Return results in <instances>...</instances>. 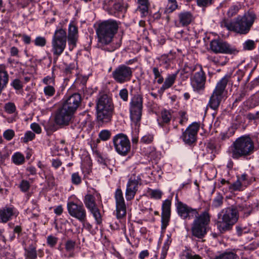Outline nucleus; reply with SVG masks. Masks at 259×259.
Returning <instances> with one entry per match:
<instances>
[{
	"label": "nucleus",
	"mask_w": 259,
	"mask_h": 259,
	"mask_svg": "<svg viewBox=\"0 0 259 259\" xmlns=\"http://www.w3.org/2000/svg\"><path fill=\"white\" fill-rule=\"evenodd\" d=\"M214 0H196V3L198 7L205 8L213 4Z\"/></svg>",
	"instance_id": "42"
},
{
	"label": "nucleus",
	"mask_w": 259,
	"mask_h": 259,
	"mask_svg": "<svg viewBox=\"0 0 259 259\" xmlns=\"http://www.w3.org/2000/svg\"><path fill=\"white\" fill-rule=\"evenodd\" d=\"M30 127L33 131L36 134H40L41 132V129L38 124L34 122L31 124Z\"/></svg>",
	"instance_id": "61"
},
{
	"label": "nucleus",
	"mask_w": 259,
	"mask_h": 259,
	"mask_svg": "<svg viewBox=\"0 0 259 259\" xmlns=\"http://www.w3.org/2000/svg\"><path fill=\"white\" fill-rule=\"evenodd\" d=\"M12 160L16 165H21L24 163L25 158L21 153L16 152L12 155Z\"/></svg>",
	"instance_id": "34"
},
{
	"label": "nucleus",
	"mask_w": 259,
	"mask_h": 259,
	"mask_svg": "<svg viewBox=\"0 0 259 259\" xmlns=\"http://www.w3.org/2000/svg\"><path fill=\"white\" fill-rule=\"evenodd\" d=\"M133 76V69L125 64L118 66L112 72V77L114 81L122 84L131 80Z\"/></svg>",
	"instance_id": "9"
},
{
	"label": "nucleus",
	"mask_w": 259,
	"mask_h": 259,
	"mask_svg": "<svg viewBox=\"0 0 259 259\" xmlns=\"http://www.w3.org/2000/svg\"><path fill=\"white\" fill-rule=\"evenodd\" d=\"M236 234L240 237L244 234L248 233L250 231L249 227L242 225H238L235 227Z\"/></svg>",
	"instance_id": "35"
},
{
	"label": "nucleus",
	"mask_w": 259,
	"mask_h": 259,
	"mask_svg": "<svg viewBox=\"0 0 259 259\" xmlns=\"http://www.w3.org/2000/svg\"><path fill=\"white\" fill-rule=\"evenodd\" d=\"M67 35L65 30L59 29L56 30L52 41V51L57 58L64 51L66 46Z\"/></svg>",
	"instance_id": "8"
},
{
	"label": "nucleus",
	"mask_w": 259,
	"mask_h": 259,
	"mask_svg": "<svg viewBox=\"0 0 259 259\" xmlns=\"http://www.w3.org/2000/svg\"><path fill=\"white\" fill-rule=\"evenodd\" d=\"M177 208L179 215L183 219H190L198 215L196 209H192L181 202H178Z\"/></svg>",
	"instance_id": "21"
},
{
	"label": "nucleus",
	"mask_w": 259,
	"mask_h": 259,
	"mask_svg": "<svg viewBox=\"0 0 259 259\" xmlns=\"http://www.w3.org/2000/svg\"><path fill=\"white\" fill-rule=\"evenodd\" d=\"M79 124L80 126L82 128L91 126L90 118L88 117V116L87 117H82V118L79 119Z\"/></svg>",
	"instance_id": "44"
},
{
	"label": "nucleus",
	"mask_w": 259,
	"mask_h": 259,
	"mask_svg": "<svg viewBox=\"0 0 259 259\" xmlns=\"http://www.w3.org/2000/svg\"><path fill=\"white\" fill-rule=\"evenodd\" d=\"M138 6L137 11L140 12L141 16L145 17L148 14V10L150 7L149 0H137Z\"/></svg>",
	"instance_id": "29"
},
{
	"label": "nucleus",
	"mask_w": 259,
	"mask_h": 259,
	"mask_svg": "<svg viewBox=\"0 0 259 259\" xmlns=\"http://www.w3.org/2000/svg\"><path fill=\"white\" fill-rule=\"evenodd\" d=\"M95 195L98 196L99 195L97 193L87 194L84 197V203L86 207L93 215L97 223L100 224L102 222L101 215L95 202Z\"/></svg>",
	"instance_id": "14"
},
{
	"label": "nucleus",
	"mask_w": 259,
	"mask_h": 259,
	"mask_svg": "<svg viewBox=\"0 0 259 259\" xmlns=\"http://www.w3.org/2000/svg\"><path fill=\"white\" fill-rule=\"evenodd\" d=\"M34 43L36 46L43 47L46 45L47 40L44 37L37 36L34 39Z\"/></svg>",
	"instance_id": "48"
},
{
	"label": "nucleus",
	"mask_w": 259,
	"mask_h": 259,
	"mask_svg": "<svg viewBox=\"0 0 259 259\" xmlns=\"http://www.w3.org/2000/svg\"><path fill=\"white\" fill-rule=\"evenodd\" d=\"M19 187L22 191L25 192L29 189L30 184L29 182L26 180H22Z\"/></svg>",
	"instance_id": "57"
},
{
	"label": "nucleus",
	"mask_w": 259,
	"mask_h": 259,
	"mask_svg": "<svg viewBox=\"0 0 259 259\" xmlns=\"http://www.w3.org/2000/svg\"><path fill=\"white\" fill-rule=\"evenodd\" d=\"M71 180L73 184L78 185L81 183V177L78 172H74L71 175Z\"/></svg>",
	"instance_id": "46"
},
{
	"label": "nucleus",
	"mask_w": 259,
	"mask_h": 259,
	"mask_svg": "<svg viewBox=\"0 0 259 259\" xmlns=\"http://www.w3.org/2000/svg\"><path fill=\"white\" fill-rule=\"evenodd\" d=\"M256 19L255 13L251 10L245 12L243 16H238L234 21L224 19L221 22V26L229 31L240 35L248 34Z\"/></svg>",
	"instance_id": "1"
},
{
	"label": "nucleus",
	"mask_w": 259,
	"mask_h": 259,
	"mask_svg": "<svg viewBox=\"0 0 259 259\" xmlns=\"http://www.w3.org/2000/svg\"><path fill=\"white\" fill-rule=\"evenodd\" d=\"M171 114L170 112L167 110H164L161 112L162 121L164 123L169 122L171 119Z\"/></svg>",
	"instance_id": "49"
},
{
	"label": "nucleus",
	"mask_w": 259,
	"mask_h": 259,
	"mask_svg": "<svg viewBox=\"0 0 259 259\" xmlns=\"http://www.w3.org/2000/svg\"><path fill=\"white\" fill-rule=\"evenodd\" d=\"M183 71L193 73L190 77L191 84L195 91L203 90L206 81V77L204 71L200 66H195L192 67H185Z\"/></svg>",
	"instance_id": "5"
},
{
	"label": "nucleus",
	"mask_w": 259,
	"mask_h": 259,
	"mask_svg": "<svg viewBox=\"0 0 259 259\" xmlns=\"http://www.w3.org/2000/svg\"><path fill=\"white\" fill-rule=\"evenodd\" d=\"M116 203V216L118 219L124 218L126 214V207L120 189H117L114 195Z\"/></svg>",
	"instance_id": "17"
},
{
	"label": "nucleus",
	"mask_w": 259,
	"mask_h": 259,
	"mask_svg": "<svg viewBox=\"0 0 259 259\" xmlns=\"http://www.w3.org/2000/svg\"><path fill=\"white\" fill-rule=\"evenodd\" d=\"M254 143L248 136L237 139L231 146L230 153L233 159H238L251 154L254 151Z\"/></svg>",
	"instance_id": "3"
},
{
	"label": "nucleus",
	"mask_w": 259,
	"mask_h": 259,
	"mask_svg": "<svg viewBox=\"0 0 259 259\" xmlns=\"http://www.w3.org/2000/svg\"><path fill=\"white\" fill-rule=\"evenodd\" d=\"M67 210L69 214L79 222H84L87 217L86 210L82 204H77L73 201L67 203Z\"/></svg>",
	"instance_id": "16"
},
{
	"label": "nucleus",
	"mask_w": 259,
	"mask_h": 259,
	"mask_svg": "<svg viewBox=\"0 0 259 259\" xmlns=\"http://www.w3.org/2000/svg\"><path fill=\"white\" fill-rule=\"evenodd\" d=\"M140 175L133 174L126 184L125 198L127 201L133 199L138 191L139 185H141Z\"/></svg>",
	"instance_id": "13"
},
{
	"label": "nucleus",
	"mask_w": 259,
	"mask_h": 259,
	"mask_svg": "<svg viewBox=\"0 0 259 259\" xmlns=\"http://www.w3.org/2000/svg\"><path fill=\"white\" fill-rule=\"evenodd\" d=\"M199 129V124L196 122L193 123L186 128L181 137L185 144L190 145L196 142Z\"/></svg>",
	"instance_id": "19"
},
{
	"label": "nucleus",
	"mask_w": 259,
	"mask_h": 259,
	"mask_svg": "<svg viewBox=\"0 0 259 259\" xmlns=\"http://www.w3.org/2000/svg\"><path fill=\"white\" fill-rule=\"evenodd\" d=\"M209 222L210 217L206 211L196 217L192 227V235L198 238L204 237L206 234V226Z\"/></svg>",
	"instance_id": "7"
},
{
	"label": "nucleus",
	"mask_w": 259,
	"mask_h": 259,
	"mask_svg": "<svg viewBox=\"0 0 259 259\" xmlns=\"http://www.w3.org/2000/svg\"><path fill=\"white\" fill-rule=\"evenodd\" d=\"M223 196L220 194H218L212 201V206L215 208L221 206L223 203Z\"/></svg>",
	"instance_id": "41"
},
{
	"label": "nucleus",
	"mask_w": 259,
	"mask_h": 259,
	"mask_svg": "<svg viewBox=\"0 0 259 259\" xmlns=\"http://www.w3.org/2000/svg\"><path fill=\"white\" fill-rule=\"evenodd\" d=\"M154 139V136L152 134H147L144 135L141 140V142L144 144H150Z\"/></svg>",
	"instance_id": "51"
},
{
	"label": "nucleus",
	"mask_w": 259,
	"mask_h": 259,
	"mask_svg": "<svg viewBox=\"0 0 259 259\" xmlns=\"http://www.w3.org/2000/svg\"><path fill=\"white\" fill-rule=\"evenodd\" d=\"M75 242L72 240H68L65 244V249L68 253V257H72L74 256L73 251L75 248Z\"/></svg>",
	"instance_id": "32"
},
{
	"label": "nucleus",
	"mask_w": 259,
	"mask_h": 259,
	"mask_svg": "<svg viewBox=\"0 0 259 259\" xmlns=\"http://www.w3.org/2000/svg\"><path fill=\"white\" fill-rule=\"evenodd\" d=\"M143 109V98L141 95H135L130 102L131 119L137 125L141 119Z\"/></svg>",
	"instance_id": "11"
},
{
	"label": "nucleus",
	"mask_w": 259,
	"mask_h": 259,
	"mask_svg": "<svg viewBox=\"0 0 259 259\" xmlns=\"http://www.w3.org/2000/svg\"><path fill=\"white\" fill-rule=\"evenodd\" d=\"M171 202L170 200H164L162 205L161 212V228L164 229L168 225L170 217V207Z\"/></svg>",
	"instance_id": "22"
},
{
	"label": "nucleus",
	"mask_w": 259,
	"mask_h": 259,
	"mask_svg": "<svg viewBox=\"0 0 259 259\" xmlns=\"http://www.w3.org/2000/svg\"><path fill=\"white\" fill-rule=\"evenodd\" d=\"M24 250L26 259H36V248L34 245L31 244L27 248H25Z\"/></svg>",
	"instance_id": "31"
},
{
	"label": "nucleus",
	"mask_w": 259,
	"mask_h": 259,
	"mask_svg": "<svg viewBox=\"0 0 259 259\" xmlns=\"http://www.w3.org/2000/svg\"><path fill=\"white\" fill-rule=\"evenodd\" d=\"M152 72L154 76V79H157V82L158 84H161L164 81L163 77L161 75L162 71L159 70L157 67H153Z\"/></svg>",
	"instance_id": "38"
},
{
	"label": "nucleus",
	"mask_w": 259,
	"mask_h": 259,
	"mask_svg": "<svg viewBox=\"0 0 259 259\" xmlns=\"http://www.w3.org/2000/svg\"><path fill=\"white\" fill-rule=\"evenodd\" d=\"M211 50L215 53L235 54L238 51L227 42L220 39L212 40L210 44Z\"/></svg>",
	"instance_id": "15"
},
{
	"label": "nucleus",
	"mask_w": 259,
	"mask_h": 259,
	"mask_svg": "<svg viewBox=\"0 0 259 259\" xmlns=\"http://www.w3.org/2000/svg\"><path fill=\"white\" fill-rule=\"evenodd\" d=\"M238 219V210L234 207L222 209L218 214L216 225L221 233L230 230Z\"/></svg>",
	"instance_id": "4"
},
{
	"label": "nucleus",
	"mask_w": 259,
	"mask_h": 259,
	"mask_svg": "<svg viewBox=\"0 0 259 259\" xmlns=\"http://www.w3.org/2000/svg\"><path fill=\"white\" fill-rule=\"evenodd\" d=\"M128 7V4L123 0H105L103 3L104 9L111 15L125 12Z\"/></svg>",
	"instance_id": "12"
},
{
	"label": "nucleus",
	"mask_w": 259,
	"mask_h": 259,
	"mask_svg": "<svg viewBox=\"0 0 259 259\" xmlns=\"http://www.w3.org/2000/svg\"><path fill=\"white\" fill-rule=\"evenodd\" d=\"M78 37L77 28L75 26L70 24L68 29V39L69 44L75 45Z\"/></svg>",
	"instance_id": "30"
},
{
	"label": "nucleus",
	"mask_w": 259,
	"mask_h": 259,
	"mask_svg": "<svg viewBox=\"0 0 259 259\" xmlns=\"http://www.w3.org/2000/svg\"><path fill=\"white\" fill-rule=\"evenodd\" d=\"M178 7V3L176 0H167V4L164 10V13H171L175 11Z\"/></svg>",
	"instance_id": "33"
},
{
	"label": "nucleus",
	"mask_w": 259,
	"mask_h": 259,
	"mask_svg": "<svg viewBox=\"0 0 259 259\" xmlns=\"http://www.w3.org/2000/svg\"><path fill=\"white\" fill-rule=\"evenodd\" d=\"M35 134L31 131H27L24 137L21 138V140L24 143H27L29 141H32L35 138Z\"/></svg>",
	"instance_id": "47"
},
{
	"label": "nucleus",
	"mask_w": 259,
	"mask_h": 259,
	"mask_svg": "<svg viewBox=\"0 0 259 259\" xmlns=\"http://www.w3.org/2000/svg\"><path fill=\"white\" fill-rule=\"evenodd\" d=\"M213 259H239L237 254L233 252H225Z\"/></svg>",
	"instance_id": "36"
},
{
	"label": "nucleus",
	"mask_w": 259,
	"mask_h": 259,
	"mask_svg": "<svg viewBox=\"0 0 259 259\" xmlns=\"http://www.w3.org/2000/svg\"><path fill=\"white\" fill-rule=\"evenodd\" d=\"M44 92L47 98L53 97L56 93V90L54 85H46L44 88Z\"/></svg>",
	"instance_id": "39"
},
{
	"label": "nucleus",
	"mask_w": 259,
	"mask_h": 259,
	"mask_svg": "<svg viewBox=\"0 0 259 259\" xmlns=\"http://www.w3.org/2000/svg\"><path fill=\"white\" fill-rule=\"evenodd\" d=\"M255 47L254 40L248 39L243 44V48L244 50H252Z\"/></svg>",
	"instance_id": "43"
},
{
	"label": "nucleus",
	"mask_w": 259,
	"mask_h": 259,
	"mask_svg": "<svg viewBox=\"0 0 259 259\" xmlns=\"http://www.w3.org/2000/svg\"><path fill=\"white\" fill-rule=\"evenodd\" d=\"M115 151L121 156H126L131 151V142L127 136L123 134L115 136L112 139Z\"/></svg>",
	"instance_id": "10"
},
{
	"label": "nucleus",
	"mask_w": 259,
	"mask_h": 259,
	"mask_svg": "<svg viewBox=\"0 0 259 259\" xmlns=\"http://www.w3.org/2000/svg\"><path fill=\"white\" fill-rule=\"evenodd\" d=\"M62 164V162L59 159H54L52 160V166L55 168H58Z\"/></svg>",
	"instance_id": "64"
},
{
	"label": "nucleus",
	"mask_w": 259,
	"mask_h": 259,
	"mask_svg": "<svg viewBox=\"0 0 259 259\" xmlns=\"http://www.w3.org/2000/svg\"><path fill=\"white\" fill-rule=\"evenodd\" d=\"M179 23L182 26H187L194 19V17L190 12L184 11L180 13L178 15Z\"/></svg>",
	"instance_id": "26"
},
{
	"label": "nucleus",
	"mask_w": 259,
	"mask_h": 259,
	"mask_svg": "<svg viewBox=\"0 0 259 259\" xmlns=\"http://www.w3.org/2000/svg\"><path fill=\"white\" fill-rule=\"evenodd\" d=\"M179 70H177L175 73L172 74H168L166 77L165 78L163 84L159 89L158 92L160 93H163L165 90L170 88L175 83Z\"/></svg>",
	"instance_id": "25"
},
{
	"label": "nucleus",
	"mask_w": 259,
	"mask_h": 259,
	"mask_svg": "<svg viewBox=\"0 0 259 259\" xmlns=\"http://www.w3.org/2000/svg\"><path fill=\"white\" fill-rule=\"evenodd\" d=\"M119 24L117 21L109 19L98 24L96 32L98 37V45L100 47L110 45L118 31Z\"/></svg>",
	"instance_id": "2"
},
{
	"label": "nucleus",
	"mask_w": 259,
	"mask_h": 259,
	"mask_svg": "<svg viewBox=\"0 0 259 259\" xmlns=\"http://www.w3.org/2000/svg\"><path fill=\"white\" fill-rule=\"evenodd\" d=\"M247 118L250 120H255L259 119V111L254 113H249L247 114Z\"/></svg>",
	"instance_id": "60"
},
{
	"label": "nucleus",
	"mask_w": 259,
	"mask_h": 259,
	"mask_svg": "<svg viewBox=\"0 0 259 259\" xmlns=\"http://www.w3.org/2000/svg\"><path fill=\"white\" fill-rule=\"evenodd\" d=\"M81 101L80 94L75 93L68 97L62 106L74 114L80 105Z\"/></svg>",
	"instance_id": "20"
},
{
	"label": "nucleus",
	"mask_w": 259,
	"mask_h": 259,
	"mask_svg": "<svg viewBox=\"0 0 259 259\" xmlns=\"http://www.w3.org/2000/svg\"><path fill=\"white\" fill-rule=\"evenodd\" d=\"M179 115L181 116V119L180 120V123L183 124L184 122H185L188 118L186 116V112L185 111H180Z\"/></svg>",
	"instance_id": "63"
},
{
	"label": "nucleus",
	"mask_w": 259,
	"mask_h": 259,
	"mask_svg": "<svg viewBox=\"0 0 259 259\" xmlns=\"http://www.w3.org/2000/svg\"><path fill=\"white\" fill-rule=\"evenodd\" d=\"M176 53L170 51L167 54H164L159 58L160 65L164 66L165 68H168L176 59Z\"/></svg>",
	"instance_id": "27"
},
{
	"label": "nucleus",
	"mask_w": 259,
	"mask_h": 259,
	"mask_svg": "<svg viewBox=\"0 0 259 259\" xmlns=\"http://www.w3.org/2000/svg\"><path fill=\"white\" fill-rule=\"evenodd\" d=\"M230 78L229 75H226L217 83L209 101V105L211 109L217 110L218 108Z\"/></svg>",
	"instance_id": "6"
},
{
	"label": "nucleus",
	"mask_w": 259,
	"mask_h": 259,
	"mask_svg": "<svg viewBox=\"0 0 259 259\" xmlns=\"http://www.w3.org/2000/svg\"><path fill=\"white\" fill-rule=\"evenodd\" d=\"M241 8L240 4L234 5L232 6L227 12V15L229 17L231 18L234 15H236Z\"/></svg>",
	"instance_id": "40"
},
{
	"label": "nucleus",
	"mask_w": 259,
	"mask_h": 259,
	"mask_svg": "<svg viewBox=\"0 0 259 259\" xmlns=\"http://www.w3.org/2000/svg\"><path fill=\"white\" fill-rule=\"evenodd\" d=\"M111 136L110 132L108 130H102L99 133V136L103 141L108 140Z\"/></svg>",
	"instance_id": "55"
},
{
	"label": "nucleus",
	"mask_w": 259,
	"mask_h": 259,
	"mask_svg": "<svg viewBox=\"0 0 259 259\" xmlns=\"http://www.w3.org/2000/svg\"><path fill=\"white\" fill-rule=\"evenodd\" d=\"M119 95L121 99L124 101H127L128 100V91L126 89H123L119 92Z\"/></svg>",
	"instance_id": "59"
},
{
	"label": "nucleus",
	"mask_w": 259,
	"mask_h": 259,
	"mask_svg": "<svg viewBox=\"0 0 259 259\" xmlns=\"http://www.w3.org/2000/svg\"><path fill=\"white\" fill-rule=\"evenodd\" d=\"M149 195L151 198L159 199L161 198L162 192L159 190L150 189L148 191Z\"/></svg>",
	"instance_id": "45"
},
{
	"label": "nucleus",
	"mask_w": 259,
	"mask_h": 259,
	"mask_svg": "<svg viewBox=\"0 0 259 259\" xmlns=\"http://www.w3.org/2000/svg\"><path fill=\"white\" fill-rule=\"evenodd\" d=\"M11 85L17 90H21L23 88L22 83L19 79H15L12 82Z\"/></svg>",
	"instance_id": "58"
},
{
	"label": "nucleus",
	"mask_w": 259,
	"mask_h": 259,
	"mask_svg": "<svg viewBox=\"0 0 259 259\" xmlns=\"http://www.w3.org/2000/svg\"><path fill=\"white\" fill-rule=\"evenodd\" d=\"M109 108H114L111 99L106 94L100 95L97 101L96 110Z\"/></svg>",
	"instance_id": "24"
},
{
	"label": "nucleus",
	"mask_w": 259,
	"mask_h": 259,
	"mask_svg": "<svg viewBox=\"0 0 259 259\" xmlns=\"http://www.w3.org/2000/svg\"><path fill=\"white\" fill-rule=\"evenodd\" d=\"M15 214L13 207H5L0 210V220L3 223L9 221L13 215Z\"/></svg>",
	"instance_id": "28"
},
{
	"label": "nucleus",
	"mask_w": 259,
	"mask_h": 259,
	"mask_svg": "<svg viewBox=\"0 0 259 259\" xmlns=\"http://www.w3.org/2000/svg\"><path fill=\"white\" fill-rule=\"evenodd\" d=\"M9 154L8 153H3L0 152V166L5 163V160L8 158Z\"/></svg>",
	"instance_id": "62"
},
{
	"label": "nucleus",
	"mask_w": 259,
	"mask_h": 259,
	"mask_svg": "<svg viewBox=\"0 0 259 259\" xmlns=\"http://www.w3.org/2000/svg\"><path fill=\"white\" fill-rule=\"evenodd\" d=\"M42 82L46 85H55V78L53 76H47L44 78L42 79Z\"/></svg>",
	"instance_id": "53"
},
{
	"label": "nucleus",
	"mask_w": 259,
	"mask_h": 259,
	"mask_svg": "<svg viewBox=\"0 0 259 259\" xmlns=\"http://www.w3.org/2000/svg\"><path fill=\"white\" fill-rule=\"evenodd\" d=\"M5 111L9 114L13 113L16 111V107L13 103L9 102L5 105Z\"/></svg>",
	"instance_id": "50"
},
{
	"label": "nucleus",
	"mask_w": 259,
	"mask_h": 259,
	"mask_svg": "<svg viewBox=\"0 0 259 259\" xmlns=\"http://www.w3.org/2000/svg\"><path fill=\"white\" fill-rule=\"evenodd\" d=\"M239 210L242 211L247 215L251 213L253 206L250 202H245L239 206Z\"/></svg>",
	"instance_id": "37"
},
{
	"label": "nucleus",
	"mask_w": 259,
	"mask_h": 259,
	"mask_svg": "<svg viewBox=\"0 0 259 259\" xmlns=\"http://www.w3.org/2000/svg\"><path fill=\"white\" fill-rule=\"evenodd\" d=\"M15 133L13 130H7L4 132V138L7 140L10 141L14 137Z\"/></svg>",
	"instance_id": "54"
},
{
	"label": "nucleus",
	"mask_w": 259,
	"mask_h": 259,
	"mask_svg": "<svg viewBox=\"0 0 259 259\" xmlns=\"http://www.w3.org/2000/svg\"><path fill=\"white\" fill-rule=\"evenodd\" d=\"M73 115L72 112L62 106L56 112L55 122L59 125H68Z\"/></svg>",
	"instance_id": "18"
},
{
	"label": "nucleus",
	"mask_w": 259,
	"mask_h": 259,
	"mask_svg": "<svg viewBox=\"0 0 259 259\" xmlns=\"http://www.w3.org/2000/svg\"><path fill=\"white\" fill-rule=\"evenodd\" d=\"M114 108L97 110V120L100 124L108 123L111 121Z\"/></svg>",
	"instance_id": "23"
},
{
	"label": "nucleus",
	"mask_w": 259,
	"mask_h": 259,
	"mask_svg": "<svg viewBox=\"0 0 259 259\" xmlns=\"http://www.w3.org/2000/svg\"><path fill=\"white\" fill-rule=\"evenodd\" d=\"M243 184L238 179L230 186V189L234 191L240 190Z\"/></svg>",
	"instance_id": "56"
},
{
	"label": "nucleus",
	"mask_w": 259,
	"mask_h": 259,
	"mask_svg": "<svg viewBox=\"0 0 259 259\" xmlns=\"http://www.w3.org/2000/svg\"><path fill=\"white\" fill-rule=\"evenodd\" d=\"M58 238L52 235L48 236L47 239V244L51 247L56 245L58 241Z\"/></svg>",
	"instance_id": "52"
}]
</instances>
